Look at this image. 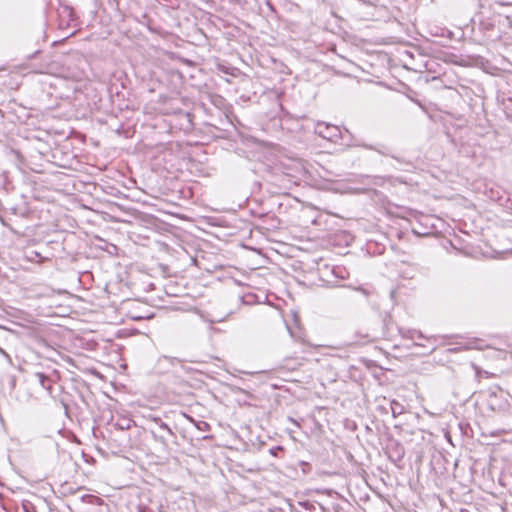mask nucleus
I'll return each instance as SVG.
<instances>
[{
    "label": "nucleus",
    "mask_w": 512,
    "mask_h": 512,
    "mask_svg": "<svg viewBox=\"0 0 512 512\" xmlns=\"http://www.w3.org/2000/svg\"><path fill=\"white\" fill-rule=\"evenodd\" d=\"M32 376L50 395L52 394L53 384L60 379V373L50 366L33 372Z\"/></svg>",
    "instance_id": "1"
},
{
    "label": "nucleus",
    "mask_w": 512,
    "mask_h": 512,
    "mask_svg": "<svg viewBox=\"0 0 512 512\" xmlns=\"http://www.w3.org/2000/svg\"><path fill=\"white\" fill-rule=\"evenodd\" d=\"M316 133L324 139L336 142L341 138V131L336 125L327 123H318L316 125Z\"/></svg>",
    "instance_id": "2"
},
{
    "label": "nucleus",
    "mask_w": 512,
    "mask_h": 512,
    "mask_svg": "<svg viewBox=\"0 0 512 512\" xmlns=\"http://www.w3.org/2000/svg\"><path fill=\"white\" fill-rule=\"evenodd\" d=\"M386 454L392 462L397 463L404 458L405 449L398 440L390 439L386 445Z\"/></svg>",
    "instance_id": "3"
},
{
    "label": "nucleus",
    "mask_w": 512,
    "mask_h": 512,
    "mask_svg": "<svg viewBox=\"0 0 512 512\" xmlns=\"http://www.w3.org/2000/svg\"><path fill=\"white\" fill-rule=\"evenodd\" d=\"M487 406L493 412H500L505 409L506 402L499 399L496 393H490L487 399Z\"/></svg>",
    "instance_id": "4"
},
{
    "label": "nucleus",
    "mask_w": 512,
    "mask_h": 512,
    "mask_svg": "<svg viewBox=\"0 0 512 512\" xmlns=\"http://www.w3.org/2000/svg\"><path fill=\"white\" fill-rule=\"evenodd\" d=\"M391 158L397 161L400 165V168L403 169L404 171L410 172L416 169V164L410 159H407L394 153L391 154Z\"/></svg>",
    "instance_id": "5"
},
{
    "label": "nucleus",
    "mask_w": 512,
    "mask_h": 512,
    "mask_svg": "<svg viewBox=\"0 0 512 512\" xmlns=\"http://www.w3.org/2000/svg\"><path fill=\"white\" fill-rule=\"evenodd\" d=\"M148 420L153 422V423H155L156 425H158V427L161 430L166 431V433L168 435H170L171 437L176 438V435L173 432L172 428L167 423H165L160 417H158V416H150L148 418Z\"/></svg>",
    "instance_id": "6"
},
{
    "label": "nucleus",
    "mask_w": 512,
    "mask_h": 512,
    "mask_svg": "<svg viewBox=\"0 0 512 512\" xmlns=\"http://www.w3.org/2000/svg\"><path fill=\"white\" fill-rule=\"evenodd\" d=\"M398 332L402 335L403 338H407V339H415V338H418V339H421L423 338V334L421 331H417V330H414V329H404V328H399V327H396Z\"/></svg>",
    "instance_id": "7"
},
{
    "label": "nucleus",
    "mask_w": 512,
    "mask_h": 512,
    "mask_svg": "<svg viewBox=\"0 0 512 512\" xmlns=\"http://www.w3.org/2000/svg\"><path fill=\"white\" fill-rule=\"evenodd\" d=\"M391 412L394 418L398 417L404 412V407L396 400H392L390 403Z\"/></svg>",
    "instance_id": "8"
},
{
    "label": "nucleus",
    "mask_w": 512,
    "mask_h": 512,
    "mask_svg": "<svg viewBox=\"0 0 512 512\" xmlns=\"http://www.w3.org/2000/svg\"><path fill=\"white\" fill-rule=\"evenodd\" d=\"M361 146L366 148V149L374 150V151H376L377 153H379L380 155H383V156L391 157V154H392L389 151V149L387 147H385V146L376 147V146H372V145H368V144H363Z\"/></svg>",
    "instance_id": "9"
},
{
    "label": "nucleus",
    "mask_w": 512,
    "mask_h": 512,
    "mask_svg": "<svg viewBox=\"0 0 512 512\" xmlns=\"http://www.w3.org/2000/svg\"><path fill=\"white\" fill-rule=\"evenodd\" d=\"M152 438L160 443L163 447L168 448V439L165 435H159L154 430L150 431Z\"/></svg>",
    "instance_id": "10"
},
{
    "label": "nucleus",
    "mask_w": 512,
    "mask_h": 512,
    "mask_svg": "<svg viewBox=\"0 0 512 512\" xmlns=\"http://www.w3.org/2000/svg\"><path fill=\"white\" fill-rule=\"evenodd\" d=\"M22 509L24 512H37L36 506L28 500L22 502Z\"/></svg>",
    "instance_id": "11"
},
{
    "label": "nucleus",
    "mask_w": 512,
    "mask_h": 512,
    "mask_svg": "<svg viewBox=\"0 0 512 512\" xmlns=\"http://www.w3.org/2000/svg\"><path fill=\"white\" fill-rule=\"evenodd\" d=\"M383 324L385 328L384 335L388 337L390 335L391 330L393 329L394 324L392 323L391 319H388L387 317L384 318Z\"/></svg>",
    "instance_id": "12"
},
{
    "label": "nucleus",
    "mask_w": 512,
    "mask_h": 512,
    "mask_svg": "<svg viewBox=\"0 0 512 512\" xmlns=\"http://www.w3.org/2000/svg\"><path fill=\"white\" fill-rule=\"evenodd\" d=\"M299 465H300V467H301V469H302V472H303L304 474H308V473H310V472H311V465H310L308 462L301 461V462L299 463Z\"/></svg>",
    "instance_id": "13"
},
{
    "label": "nucleus",
    "mask_w": 512,
    "mask_h": 512,
    "mask_svg": "<svg viewBox=\"0 0 512 512\" xmlns=\"http://www.w3.org/2000/svg\"><path fill=\"white\" fill-rule=\"evenodd\" d=\"M138 512H154V510L143 503H139L137 506Z\"/></svg>",
    "instance_id": "14"
},
{
    "label": "nucleus",
    "mask_w": 512,
    "mask_h": 512,
    "mask_svg": "<svg viewBox=\"0 0 512 512\" xmlns=\"http://www.w3.org/2000/svg\"><path fill=\"white\" fill-rule=\"evenodd\" d=\"M480 25L484 30H492L494 28V24L490 21H481Z\"/></svg>",
    "instance_id": "15"
},
{
    "label": "nucleus",
    "mask_w": 512,
    "mask_h": 512,
    "mask_svg": "<svg viewBox=\"0 0 512 512\" xmlns=\"http://www.w3.org/2000/svg\"><path fill=\"white\" fill-rule=\"evenodd\" d=\"M131 420H125V424H120V423H117L116 426L120 429V430H125V429H129L131 427Z\"/></svg>",
    "instance_id": "16"
},
{
    "label": "nucleus",
    "mask_w": 512,
    "mask_h": 512,
    "mask_svg": "<svg viewBox=\"0 0 512 512\" xmlns=\"http://www.w3.org/2000/svg\"><path fill=\"white\" fill-rule=\"evenodd\" d=\"M35 72L37 73H47L48 72V66L41 64L37 69H35Z\"/></svg>",
    "instance_id": "17"
},
{
    "label": "nucleus",
    "mask_w": 512,
    "mask_h": 512,
    "mask_svg": "<svg viewBox=\"0 0 512 512\" xmlns=\"http://www.w3.org/2000/svg\"><path fill=\"white\" fill-rule=\"evenodd\" d=\"M356 291L362 293L365 297H368L370 295V291L362 287L356 288Z\"/></svg>",
    "instance_id": "18"
},
{
    "label": "nucleus",
    "mask_w": 512,
    "mask_h": 512,
    "mask_svg": "<svg viewBox=\"0 0 512 512\" xmlns=\"http://www.w3.org/2000/svg\"><path fill=\"white\" fill-rule=\"evenodd\" d=\"M282 449L283 448L281 446H276L270 449V453L275 456L277 454V451H281Z\"/></svg>",
    "instance_id": "19"
},
{
    "label": "nucleus",
    "mask_w": 512,
    "mask_h": 512,
    "mask_svg": "<svg viewBox=\"0 0 512 512\" xmlns=\"http://www.w3.org/2000/svg\"><path fill=\"white\" fill-rule=\"evenodd\" d=\"M361 337H362L365 341H367V342L371 341V340L374 338V336H372L370 333H366V334L362 335Z\"/></svg>",
    "instance_id": "20"
},
{
    "label": "nucleus",
    "mask_w": 512,
    "mask_h": 512,
    "mask_svg": "<svg viewBox=\"0 0 512 512\" xmlns=\"http://www.w3.org/2000/svg\"><path fill=\"white\" fill-rule=\"evenodd\" d=\"M39 53H40V51L37 50L36 52H34L32 55L29 56V59L35 58Z\"/></svg>",
    "instance_id": "21"
},
{
    "label": "nucleus",
    "mask_w": 512,
    "mask_h": 512,
    "mask_svg": "<svg viewBox=\"0 0 512 512\" xmlns=\"http://www.w3.org/2000/svg\"><path fill=\"white\" fill-rule=\"evenodd\" d=\"M395 180H396V181H399L400 183H406L405 181H403V180H402L401 178H399V177H396V179H395Z\"/></svg>",
    "instance_id": "22"
},
{
    "label": "nucleus",
    "mask_w": 512,
    "mask_h": 512,
    "mask_svg": "<svg viewBox=\"0 0 512 512\" xmlns=\"http://www.w3.org/2000/svg\"><path fill=\"white\" fill-rule=\"evenodd\" d=\"M201 424L203 425V427L208 428V423H206V422H201Z\"/></svg>",
    "instance_id": "23"
},
{
    "label": "nucleus",
    "mask_w": 512,
    "mask_h": 512,
    "mask_svg": "<svg viewBox=\"0 0 512 512\" xmlns=\"http://www.w3.org/2000/svg\"><path fill=\"white\" fill-rule=\"evenodd\" d=\"M0 352H1L2 354H4V355H6V356H7V354L5 353V351H4L3 349H1V348H0Z\"/></svg>",
    "instance_id": "24"
},
{
    "label": "nucleus",
    "mask_w": 512,
    "mask_h": 512,
    "mask_svg": "<svg viewBox=\"0 0 512 512\" xmlns=\"http://www.w3.org/2000/svg\"><path fill=\"white\" fill-rule=\"evenodd\" d=\"M197 427H198V429H200V430H205V427H200L199 425H198Z\"/></svg>",
    "instance_id": "25"
}]
</instances>
